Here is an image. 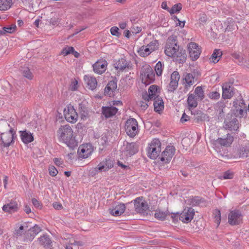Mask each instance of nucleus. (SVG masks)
<instances>
[{"label":"nucleus","instance_id":"f257e3e1","mask_svg":"<svg viewBox=\"0 0 249 249\" xmlns=\"http://www.w3.org/2000/svg\"><path fill=\"white\" fill-rule=\"evenodd\" d=\"M164 52L167 56L175 58L179 63L186 61L187 55L185 50L178 45L177 37L175 36H170L168 38Z\"/></svg>","mask_w":249,"mask_h":249},{"label":"nucleus","instance_id":"f03ea898","mask_svg":"<svg viewBox=\"0 0 249 249\" xmlns=\"http://www.w3.org/2000/svg\"><path fill=\"white\" fill-rule=\"evenodd\" d=\"M73 132L69 125H61L57 132V135L60 141L66 143L68 146L73 148L77 146V142L73 137Z\"/></svg>","mask_w":249,"mask_h":249},{"label":"nucleus","instance_id":"7ed1b4c3","mask_svg":"<svg viewBox=\"0 0 249 249\" xmlns=\"http://www.w3.org/2000/svg\"><path fill=\"white\" fill-rule=\"evenodd\" d=\"M3 127L8 130L6 132H1L0 135V140L3 146H9L13 142L14 139V135L16 134L14 129L10 126L9 124L5 123Z\"/></svg>","mask_w":249,"mask_h":249},{"label":"nucleus","instance_id":"20e7f679","mask_svg":"<svg viewBox=\"0 0 249 249\" xmlns=\"http://www.w3.org/2000/svg\"><path fill=\"white\" fill-rule=\"evenodd\" d=\"M161 152V143L159 139H155L149 144L148 156L152 159H156Z\"/></svg>","mask_w":249,"mask_h":249},{"label":"nucleus","instance_id":"39448f33","mask_svg":"<svg viewBox=\"0 0 249 249\" xmlns=\"http://www.w3.org/2000/svg\"><path fill=\"white\" fill-rule=\"evenodd\" d=\"M125 131L130 137H134L138 132V124L136 119H128L125 124Z\"/></svg>","mask_w":249,"mask_h":249},{"label":"nucleus","instance_id":"423d86ee","mask_svg":"<svg viewBox=\"0 0 249 249\" xmlns=\"http://www.w3.org/2000/svg\"><path fill=\"white\" fill-rule=\"evenodd\" d=\"M242 214L238 210L231 211L228 215V222L231 225L240 224L242 223Z\"/></svg>","mask_w":249,"mask_h":249},{"label":"nucleus","instance_id":"0eeeda50","mask_svg":"<svg viewBox=\"0 0 249 249\" xmlns=\"http://www.w3.org/2000/svg\"><path fill=\"white\" fill-rule=\"evenodd\" d=\"M141 75L142 76V81L145 84L152 83L155 79V74L153 70L149 66L142 70Z\"/></svg>","mask_w":249,"mask_h":249},{"label":"nucleus","instance_id":"6e6552de","mask_svg":"<svg viewBox=\"0 0 249 249\" xmlns=\"http://www.w3.org/2000/svg\"><path fill=\"white\" fill-rule=\"evenodd\" d=\"M190 57L193 61L197 59L201 53L200 47L196 43L191 42L188 45Z\"/></svg>","mask_w":249,"mask_h":249},{"label":"nucleus","instance_id":"1a4fd4ad","mask_svg":"<svg viewBox=\"0 0 249 249\" xmlns=\"http://www.w3.org/2000/svg\"><path fill=\"white\" fill-rule=\"evenodd\" d=\"M93 151V146L90 143H86L80 145L78 149V153L79 157L84 159L88 158Z\"/></svg>","mask_w":249,"mask_h":249},{"label":"nucleus","instance_id":"9d476101","mask_svg":"<svg viewBox=\"0 0 249 249\" xmlns=\"http://www.w3.org/2000/svg\"><path fill=\"white\" fill-rule=\"evenodd\" d=\"M64 115L66 120L70 123H74L77 121L78 115L72 106L65 108Z\"/></svg>","mask_w":249,"mask_h":249},{"label":"nucleus","instance_id":"9b49d317","mask_svg":"<svg viewBox=\"0 0 249 249\" xmlns=\"http://www.w3.org/2000/svg\"><path fill=\"white\" fill-rule=\"evenodd\" d=\"M175 150V148L173 146H167L160 157V160L165 163L169 162L174 155Z\"/></svg>","mask_w":249,"mask_h":249},{"label":"nucleus","instance_id":"f8f14e48","mask_svg":"<svg viewBox=\"0 0 249 249\" xmlns=\"http://www.w3.org/2000/svg\"><path fill=\"white\" fill-rule=\"evenodd\" d=\"M194 214V209L192 208H185L179 214V219L183 222L187 223L192 220Z\"/></svg>","mask_w":249,"mask_h":249},{"label":"nucleus","instance_id":"ddd939ff","mask_svg":"<svg viewBox=\"0 0 249 249\" xmlns=\"http://www.w3.org/2000/svg\"><path fill=\"white\" fill-rule=\"evenodd\" d=\"M158 97H159L158 93V87L156 85L150 86L148 89V94L146 92L142 95V98L146 101H149Z\"/></svg>","mask_w":249,"mask_h":249},{"label":"nucleus","instance_id":"4468645a","mask_svg":"<svg viewBox=\"0 0 249 249\" xmlns=\"http://www.w3.org/2000/svg\"><path fill=\"white\" fill-rule=\"evenodd\" d=\"M135 211L139 213H144L148 209L146 202L140 197L137 198L134 202Z\"/></svg>","mask_w":249,"mask_h":249},{"label":"nucleus","instance_id":"2eb2a0df","mask_svg":"<svg viewBox=\"0 0 249 249\" xmlns=\"http://www.w3.org/2000/svg\"><path fill=\"white\" fill-rule=\"evenodd\" d=\"M233 89V87L230 84H224L222 86V98L224 99L231 98L234 95Z\"/></svg>","mask_w":249,"mask_h":249},{"label":"nucleus","instance_id":"dca6fc26","mask_svg":"<svg viewBox=\"0 0 249 249\" xmlns=\"http://www.w3.org/2000/svg\"><path fill=\"white\" fill-rule=\"evenodd\" d=\"M107 63L105 60L97 61L93 65L94 71L99 74H101L104 72L107 69Z\"/></svg>","mask_w":249,"mask_h":249},{"label":"nucleus","instance_id":"f3484780","mask_svg":"<svg viewBox=\"0 0 249 249\" xmlns=\"http://www.w3.org/2000/svg\"><path fill=\"white\" fill-rule=\"evenodd\" d=\"M124 151L126 155L131 156L136 153L138 151V147L134 142H126L124 144Z\"/></svg>","mask_w":249,"mask_h":249},{"label":"nucleus","instance_id":"a211bd4d","mask_svg":"<svg viewBox=\"0 0 249 249\" xmlns=\"http://www.w3.org/2000/svg\"><path fill=\"white\" fill-rule=\"evenodd\" d=\"M113 166V162L109 159H106L100 162L95 168L96 171H107Z\"/></svg>","mask_w":249,"mask_h":249},{"label":"nucleus","instance_id":"6ab92c4d","mask_svg":"<svg viewBox=\"0 0 249 249\" xmlns=\"http://www.w3.org/2000/svg\"><path fill=\"white\" fill-rule=\"evenodd\" d=\"M2 209L5 213H12L17 212L19 208L17 201H11L9 203L4 205Z\"/></svg>","mask_w":249,"mask_h":249},{"label":"nucleus","instance_id":"aec40b11","mask_svg":"<svg viewBox=\"0 0 249 249\" xmlns=\"http://www.w3.org/2000/svg\"><path fill=\"white\" fill-rule=\"evenodd\" d=\"M224 127L230 131H237L239 128L238 121L235 118L231 120H226L225 121Z\"/></svg>","mask_w":249,"mask_h":249},{"label":"nucleus","instance_id":"412c9836","mask_svg":"<svg viewBox=\"0 0 249 249\" xmlns=\"http://www.w3.org/2000/svg\"><path fill=\"white\" fill-rule=\"evenodd\" d=\"M118 109L113 106L103 107H102V114L106 118H110L114 116L117 112Z\"/></svg>","mask_w":249,"mask_h":249},{"label":"nucleus","instance_id":"4be33fe9","mask_svg":"<svg viewBox=\"0 0 249 249\" xmlns=\"http://www.w3.org/2000/svg\"><path fill=\"white\" fill-rule=\"evenodd\" d=\"M115 68L117 70L119 69L123 71L126 69L131 70L132 69V66L130 62H127L124 58H121L115 63Z\"/></svg>","mask_w":249,"mask_h":249},{"label":"nucleus","instance_id":"5701e85b","mask_svg":"<svg viewBox=\"0 0 249 249\" xmlns=\"http://www.w3.org/2000/svg\"><path fill=\"white\" fill-rule=\"evenodd\" d=\"M125 210V205L123 203H120L114 208L110 209V213L115 216H119L124 213Z\"/></svg>","mask_w":249,"mask_h":249},{"label":"nucleus","instance_id":"b1692460","mask_svg":"<svg viewBox=\"0 0 249 249\" xmlns=\"http://www.w3.org/2000/svg\"><path fill=\"white\" fill-rule=\"evenodd\" d=\"M233 137L230 134H228L225 138H218L216 142L222 146H229L233 141Z\"/></svg>","mask_w":249,"mask_h":249},{"label":"nucleus","instance_id":"393cba45","mask_svg":"<svg viewBox=\"0 0 249 249\" xmlns=\"http://www.w3.org/2000/svg\"><path fill=\"white\" fill-rule=\"evenodd\" d=\"M20 133L21 140L24 143H29L33 141L34 137L30 132L24 130L20 131Z\"/></svg>","mask_w":249,"mask_h":249},{"label":"nucleus","instance_id":"a878e982","mask_svg":"<svg viewBox=\"0 0 249 249\" xmlns=\"http://www.w3.org/2000/svg\"><path fill=\"white\" fill-rule=\"evenodd\" d=\"M84 80L89 89L91 90L95 89L97 85V81L95 77L89 75H85Z\"/></svg>","mask_w":249,"mask_h":249},{"label":"nucleus","instance_id":"bb28decb","mask_svg":"<svg viewBox=\"0 0 249 249\" xmlns=\"http://www.w3.org/2000/svg\"><path fill=\"white\" fill-rule=\"evenodd\" d=\"M154 101L153 105L155 111L159 112L164 108V103L161 97H159L152 99Z\"/></svg>","mask_w":249,"mask_h":249},{"label":"nucleus","instance_id":"cd10ccee","mask_svg":"<svg viewBox=\"0 0 249 249\" xmlns=\"http://www.w3.org/2000/svg\"><path fill=\"white\" fill-rule=\"evenodd\" d=\"M183 80L184 81V84L186 88L192 86L195 83L194 77L191 73L185 74Z\"/></svg>","mask_w":249,"mask_h":249},{"label":"nucleus","instance_id":"c85d7f7f","mask_svg":"<svg viewBox=\"0 0 249 249\" xmlns=\"http://www.w3.org/2000/svg\"><path fill=\"white\" fill-rule=\"evenodd\" d=\"M39 243L46 248L51 246L52 241L48 236L44 235L38 239Z\"/></svg>","mask_w":249,"mask_h":249},{"label":"nucleus","instance_id":"c756f323","mask_svg":"<svg viewBox=\"0 0 249 249\" xmlns=\"http://www.w3.org/2000/svg\"><path fill=\"white\" fill-rule=\"evenodd\" d=\"M153 49L154 48L149 49L147 46H142L139 49L138 52L141 56L145 57L150 54L153 51Z\"/></svg>","mask_w":249,"mask_h":249},{"label":"nucleus","instance_id":"7c9ffc66","mask_svg":"<svg viewBox=\"0 0 249 249\" xmlns=\"http://www.w3.org/2000/svg\"><path fill=\"white\" fill-rule=\"evenodd\" d=\"M117 88V83L114 81L111 80L109 81L105 89V93L106 94L109 95V92H113Z\"/></svg>","mask_w":249,"mask_h":249},{"label":"nucleus","instance_id":"2f4dec72","mask_svg":"<svg viewBox=\"0 0 249 249\" xmlns=\"http://www.w3.org/2000/svg\"><path fill=\"white\" fill-rule=\"evenodd\" d=\"M222 55V51L219 49L215 50L211 55V57L210 58V62L214 63V64L218 62Z\"/></svg>","mask_w":249,"mask_h":249},{"label":"nucleus","instance_id":"473e14b6","mask_svg":"<svg viewBox=\"0 0 249 249\" xmlns=\"http://www.w3.org/2000/svg\"><path fill=\"white\" fill-rule=\"evenodd\" d=\"M234 106L236 109L235 114L236 116L238 117L241 118L242 117L246 112L247 111L246 108H243L242 107H239L237 106V103L236 102H234Z\"/></svg>","mask_w":249,"mask_h":249},{"label":"nucleus","instance_id":"72a5a7b5","mask_svg":"<svg viewBox=\"0 0 249 249\" xmlns=\"http://www.w3.org/2000/svg\"><path fill=\"white\" fill-rule=\"evenodd\" d=\"M12 5V0H0V10H7L11 7Z\"/></svg>","mask_w":249,"mask_h":249},{"label":"nucleus","instance_id":"f704fd0d","mask_svg":"<svg viewBox=\"0 0 249 249\" xmlns=\"http://www.w3.org/2000/svg\"><path fill=\"white\" fill-rule=\"evenodd\" d=\"M224 24L227 26L225 28L226 32H229L236 29V26L232 18L228 19L227 21L224 22Z\"/></svg>","mask_w":249,"mask_h":249},{"label":"nucleus","instance_id":"c9c22d12","mask_svg":"<svg viewBox=\"0 0 249 249\" xmlns=\"http://www.w3.org/2000/svg\"><path fill=\"white\" fill-rule=\"evenodd\" d=\"M187 103L190 107H196L197 105V102L195 95L193 94H190L188 97Z\"/></svg>","mask_w":249,"mask_h":249},{"label":"nucleus","instance_id":"e433bc0d","mask_svg":"<svg viewBox=\"0 0 249 249\" xmlns=\"http://www.w3.org/2000/svg\"><path fill=\"white\" fill-rule=\"evenodd\" d=\"M27 226H20L18 229L16 230L14 232L15 236L17 238L21 237L27 230Z\"/></svg>","mask_w":249,"mask_h":249},{"label":"nucleus","instance_id":"4c0bfd02","mask_svg":"<svg viewBox=\"0 0 249 249\" xmlns=\"http://www.w3.org/2000/svg\"><path fill=\"white\" fill-rule=\"evenodd\" d=\"M238 155L240 158H247L249 156V148L241 147L238 150Z\"/></svg>","mask_w":249,"mask_h":249},{"label":"nucleus","instance_id":"58836bf2","mask_svg":"<svg viewBox=\"0 0 249 249\" xmlns=\"http://www.w3.org/2000/svg\"><path fill=\"white\" fill-rule=\"evenodd\" d=\"M164 65L160 61H159L155 67V71L158 76H161Z\"/></svg>","mask_w":249,"mask_h":249},{"label":"nucleus","instance_id":"ea45409f","mask_svg":"<svg viewBox=\"0 0 249 249\" xmlns=\"http://www.w3.org/2000/svg\"><path fill=\"white\" fill-rule=\"evenodd\" d=\"M16 26L15 24H12L9 27H4L2 28V30L0 31L1 34L12 33L16 29Z\"/></svg>","mask_w":249,"mask_h":249},{"label":"nucleus","instance_id":"a19ab883","mask_svg":"<svg viewBox=\"0 0 249 249\" xmlns=\"http://www.w3.org/2000/svg\"><path fill=\"white\" fill-rule=\"evenodd\" d=\"M195 93L196 97L200 100L204 98V92L201 87H197L195 90Z\"/></svg>","mask_w":249,"mask_h":249},{"label":"nucleus","instance_id":"79ce46f5","mask_svg":"<svg viewBox=\"0 0 249 249\" xmlns=\"http://www.w3.org/2000/svg\"><path fill=\"white\" fill-rule=\"evenodd\" d=\"M182 8V5L181 3H179L176 4L172 6L171 9L169 10L171 14L179 12Z\"/></svg>","mask_w":249,"mask_h":249},{"label":"nucleus","instance_id":"37998d69","mask_svg":"<svg viewBox=\"0 0 249 249\" xmlns=\"http://www.w3.org/2000/svg\"><path fill=\"white\" fill-rule=\"evenodd\" d=\"M167 216L166 213L163 212L156 211L155 213V217L160 220H163Z\"/></svg>","mask_w":249,"mask_h":249},{"label":"nucleus","instance_id":"c03bdc74","mask_svg":"<svg viewBox=\"0 0 249 249\" xmlns=\"http://www.w3.org/2000/svg\"><path fill=\"white\" fill-rule=\"evenodd\" d=\"M213 214L214 215L215 222L217 224V226H218L221 221V213L220 211L218 210H215Z\"/></svg>","mask_w":249,"mask_h":249},{"label":"nucleus","instance_id":"a18cd8bd","mask_svg":"<svg viewBox=\"0 0 249 249\" xmlns=\"http://www.w3.org/2000/svg\"><path fill=\"white\" fill-rule=\"evenodd\" d=\"M23 75L29 79H32L33 75L28 68H25L22 71Z\"/></svg>","mask_w":249,"mask_h":249},{"label":"nucleus","instance_id":"49530a36","mask_svg":"<svg viewBox=\"0 0 249 249\" xmlns=\"http://www.w3.org/2000/svg\"><path fill=\"white\" fill-rule=\"evenodd\" d=\"M178 84V83L171 80L168 87V90L171 92L174 91L177 88Z\"/></svg>","mask_w":249,"mask_h":249},{"label":"nucleus","instance_id":"de8ad7c7","mask_svg":"<svg viewBox=\"0 0 249 249\" xmlns=\"http://www.w3.org/2000/svg\"><path fill=\"white\" fill-rule=\"evenodd\" d=\"M73 49L74 48L72 47H66L62 50L61 54L64 56H66L68 54L72 53V52L73 51Z\"/></svg>","mask_w":249,"mask_h":249},{"label":"nucleus","instance_id":"09e8293b","mask_svg":"<svg viewBox=\"0 0 249 249\" xmlns=\"http://www.w3.org/2000/svg\"><path fill=\"white\" fill-rule=\"evenodd\" d=\"M179 78H180V75H179L178 72L177 71H175L172 73V74L171 75L170 80L171 81H175L178 83V81L179 80Z\"/></svg>","mask_w":249,"mask_h":249},{"label":"nucleus","instance_id":"8fccbe9b","mask_svg":"<svg viewBox=\"0 0 249 249\" xmlns=\"http://www.w3.org/2000/svg\"><path fill=\"white\" fill-rule=\"evenodd\" d=\"M31 229L32 231H33V235L31 236L30 239H34L35 236L41 231V229L40 227L37 225L34 226Z\"/></svg>","mask_w":249,"mask_h":249},{"label":"nucleus","instance_id":"3c124183","mask_svg":"<svg viewBox=\"0 0 249 249\" xmlns=\"http://www.w3.org/2000/svg\"><path fill=\"white\" fill-rule=\"evenodd\" d=\"M49 174L52 177H55L58 174V171L53 166H51L49 168Z\"/></svg>","mask_w":249,"mask_h":249},{"label":"nucleus","instance_id":"603ef678","mask_svg":"<svg viewBox=\"0 0 249 249\" xmlns=\"http://www.w3.org/2000/svg\"><path fill=\"white\" fill-rule=\"evenodd\" d=\"M233 178V174L229 171L224 172L222 177H219V178H222L224 179H231Z\"/></svg>","mask_w":249,"mask_h":249},{"label":"nucleus","instance_id":"864d4df0","mask_svg":"<svg viewBox=\"0 0 249 249\" xmlns=\"http://www.w3.org/2000/svg\"><path fill=\"white\" fill-rule=\"evenodd\" d=\"M209 97L212 99H218L220 98V94L217 91L210 92Z\"/></svg>","mask_w":249,"mask_h":249},{"label":"nucleus","instance_id":"5fc2aeb1","mask_svg":"<svg viewBox=\"0 0 249 249\" xmlns=\"http://www.w3.org/2000/svg\"><path fill=\"white\" fill-rule=\"evenodd\" d=\"M159 43L157 40H154L151 42L149 44L147 45L149 49L154 48L153 51L157 49L158 47Z\"/></svg>","mask_w":249,"mask_h":249},{"label":"nucleus","instance_id":"6e6d98bb","mask_svg":"<svg viewBox=\"0 0 249 249\" xmlns=\"http://www.w3.org/2000/svg\"><path fill=\"white\" fill-rule=\"evenodd\" d=\"M33 231H32L31 228H30L29 230H28V231L26 234L25 239L24 240L32 241L33 239H30V237L33 235Z\"/></svg>","mask_w":249,"mask_h":249},{"label":"nucleus","instance_id":"4d7b16f0","mask_svg":"<svg viewBox=\"0 0 249 249\" xmlns=\"http://www.w3.org/2000/svg\"><path fill=\"white\" fill-rule=\"evenodd\" d=\"M119 28L117 27H113L110 29L111 34L113 36H118L119 35V33L118 32Z\"/></svg>","mask_w":249,"mask_h":249},{"label":"nucleus","instance_id":"13d9d810","mask_svg":"<svg viewBox=\"0 0 249 249\" xmlns=\"http://www.w3.org/2000/svg\"><path fill=\"white\" fill-rule=\"evenodd\" d=\"M77 85L78 82L76 80H74L72 81L71 85L70 86L71 89L72 91L76 90L77 89Z\"/></svg>","mask_w":249,"mask_h":249},{"label":"nucleus","instance_id":"bf43d9fd","mask_svg":"<svg viewBox=\"0 0 249 249\" xmlns=\"http://www.w3.org/2000/svg\"><path fill=\"white\" fill-rule=\"evenodd\" d=\"M235 102L237 103L238 107H242L243 108H247L246 104H245L244 101L242 99H240V101L236 100Z\"/></svg>","mask_w":249,"mask_h":249},{"label":"nucleus","instance_id":"052dcab7","mask_svg":"<svg viewBox=\"0 0 249 249\" xmlns=\"http://www.w3.org/2000/svg\"><path fill=\"white\" fill-rule=\"evenodd\" d=\"M32 202L36 208H39L40 206L39 202L35 198L32 199Z\"/></svg>","mask_w":249,"mask_h":249},{"label":"nucleus","instance_id":"680f3d73","mask_svg":"<svg viewBox=\"0 0 249 249\" xmlns=\"http://www.w3.org/2000/svg\"><path fill=\"white\" fill-rule=\"evenodd\" d=\"M53 161L55 163V164L57 166H60L63 163V161L61 160V159L55 158L53 159Z\"/></svg>","mask_w":249,"mask_h":249},{"label":"nucleus","instance_id":"e2e57ef3","mask_svg":"<svg viewBox=\"0 0 249 249\" xmlns=\"http://www.w3.org/2000/svg\"><path fill=\"white\" fill-rule=\"evenodd\" d=\"M189 117L185 113L182 114V116L180 119V122L181 123H184L189 120Z\"/></svg>","mask_w":249,"mask_h":249},{"label":"nucleus","instance_id":"0e129e2a","mask_svg":"<svg viewBox=\"0 0 249 249\" xmlns=\"http://www.w3.org/2000/svg\"><path fill=\"white\" fill-rule=\"evenodd\" d=\"M53 207L54 209L57 210H60L62 209V206L60 203L55 202L53 203Z\"/></svg>","mask_w":249,"mask_h":249},{"label":"nucleus","instance_id":"69168bd1","mask_svg":"<svg viewBox=\"0 0 249 249\" xmlns=\"http://www.w3.org/2000/svg\"><path fill=\"white\" fill-rule=\"evenodd\" d=\"M59 20V18H52L50 20V23H52L53 25H54L56 24L57 22H58Z\"/></svg>","mask_w":249,"mask_h":249},{"label":"nucleus","instance_id":"338daca9","mask_svg":"<svg viewBox=\"0 0 249 249\" xmlns=\"http://www.w3.org/2000/svg\"><path fill=\"white\" fill-rule=\"evenodd\" d=\"M118 166L121 167L123 168L124 169H129V167L128 166L125 165L122 163V162H120V161H118Z\"/></svg>","mask_w":249,"mask_h":249},{"label":"nucleus","instance_id":"774afa93","mask_svg":"<svg viewBox=\"0 0 249 249\" xmlns=\"http://www.w3.org/2000/svg\"><path fill=\"white\" fill-rule=\"evenodd\" d=\"M24 210L25 212L28 214H29V213H30L31 212V210L30 207L29 206H28L27 205L25 206Z\"/></svg>","mask_w":249,"mask_h":249}]
</instances>
